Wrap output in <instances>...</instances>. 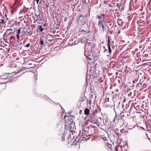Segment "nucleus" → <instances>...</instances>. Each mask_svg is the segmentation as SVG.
I'll return each mask as SVG.
<instances>
[{
    "label": "nucleus",
    "instance_id": "13",
    "mask_svg": "<svg viewBox=\"0 0 151 151\" xmlns=\"http://www.w3.org/2000/svg\"><path fill=\"white\" fill-rule=\"evenodd\" d=\"M90 113V110L87 108H86L84 110V114L86 115H88Z\"/></svg>",
    "mask_w": 151,
    "mask_h": 151
},
{
    "label": "nucleus",
    "instance_id": "30",
    "mask_svg": "<svg viewBox=\"0 0 151 151\" xmlns=\"http://www.w3.org/2000/svg\"><path fill=\"white\" fill-rule=\"evenodd\" d=\"M97 111H96H96H94L93 112V115H94L95 114V113H97Z\"/></svg>",
    "mask_w": 151,
    "mask_h": 151
},
{
    "label": "nucleus",
    "instance_id": "36",
    "mask_svg": "<svg viewBox=\"0 0 151 151\" xmlns=\"http://www.w3.org/2000/svg\"><path fill=\"white\" fill-rule=\"evenodd\" d=\"M105 51H104V52H105L106 51H107V49H105Z\"/></svg>",
    "mask_w": 151,
    "mask_h": 151
},
{
    "label": "nucleus",
    "instance_id": "24",
    "mask_svg": "<svg viewBox=\"0 0 151 151\" xmlns=\"http://www.w3.org/2000/svg\"><path fill=\"white\" fill-rule=\"evenodd\" d=\"M112 150V149H111V146H109L108 147V150Z\"/></svg>",
    "mask_w": 151,
    "mask_h": 151
},
{
    "label": "nucleus",
    "instance_id": "19",
    "mask_svg": "<svg viewBox=\"0 0 151 151\" xmlns=\"http://www.w3.org/2000/svg\"><path fill=\"white\" fill-rule=\"evenodd\" d=\"M39 29L41 32H42L43 30V29L42 27V26H39Z\"/></svg>",
    "mask_w": 151,
    "mask_h": 151
},
{
    "label": "nucleus",
    "instance_id": "9",
    "mask_svg": "<svg viewBox=\"0 0 151 151\" xmlns=\"http://www.w3.org/2000/svg\"><path fill=\"white\" fill-rule=\"evenodd\" d=\"M83 25L87 30H89L90 29V24H89L88 22H84L83 24Z\"/></svg>",
    "mask_w": 151,
    "mask_h": 151
},
{
    "label": "nucleus",
    "instance_id": "32",
    "mask_svg": "<svg viewBox=\"0 0 151 151\" xmlns=\"http://www.w3.org/2000/svg\"><path fill=\"white\" fill-rule=\"evenodd\" d=\"M116 134H117V135H118V137H119V133H116Z\"/></svg>",
    "mask_w": 151,
    "mask_h": 151
},
{
    "label": "nucleus",
    "instance_id": "25",
    "mask_svg": "<svg viewBox=\"0 0 151 151\" xmlns=\"http://www.w3.org/2000/svg\"><path fill=\"white\" fill-rule=\"evenodd\" d=\"M30 45V43H28V44H27L26 46H25V47H29Z\"/></svg>",
    "mask_w": 151,
    "mask_h": 151
},
{
    "label": "nucleus",
    "instance_id": "22",
    "mask_svg": "<svg viewBox=\"0 0 151 151\" xmlns=\"http://www.w3.org/2000/svg\"><path fill=\"white\" fill-rule=\"evenodd\" d=\"M142 86V84L141 83H138L137 84V86L138 87H141Z\"/></svg>",
    "mask_w": 151,
    "mask_h": 151
},
{
    "label": "nucleus",
    "instance_id": "17",
    "mask_svg": "<svg viewBox=\"0 0 151 151\" xmlns=\"http://www.w3.org/2000/svg\"><path fill=\"white\" fill-rule=\"evenodd\" d=\"M25 34V32L24 31L22 30L21 33L20 35H19V37H22L23 36H24Z\"/></svg>",
    "mask_w": 151,
    "mask_h": 151
},
{
    "label": "nucleus",
    "instance_id": "35",
    "mask_svg": "<svg viewBox=\"0 0 151 151\" xmlns=\"http://www.w3.org/2000/svg\"><path fill=\"white\" fill-rule=\"evenodd\" d=\"M55 32V30H53V34H54Z\"/></svg>",
    "mask_w": 151,
    "mask_h": 151
},
{
    "label": "nucleus",
    "instance_id": "2",
    "mask_svg": "<svg viewBox=\"0 0 151 151\" xmlns=\"http://www.w3.org/2000/svg\"><path fill=\"white\" fill-rule=\"evenodd\" d=\"M15 30H14L13 32H9L7 35V37L9 39L10 42H13L15 39Z\"/></svg>",
    "mask_w": 151,
    "mask_h": 151
},
{
    "label": "nucleus",
    "instance_id": "41",
    "mask_svg": "<svg viewBox=\"0 0 151 151\" xmlns=\"http://www.w3.org/2000/svg\"><path fill=\"white\" fill-rule=\"evenodd\" d=\"M87 15H85V17H87Z\"/></svg>",
    "mask_w": 151,
    "mask_h": 151
},
{
    "label": "nucleus",
    "instance_id": "3",
    "mask_svg": "<svg viewBox=\"0 0 151 151\" xmlns=\"http://www.w3.org/2000/svg\"><path fill=\"white\" fill-rule=\"evenodd\" d=\"M88 128H84L83 130H82V134L81 135V137H82L83 138H86V137L85 136H86V137H88L91 134H89V132H88Z\"/></svg>",
    "mask_w": 151,
    "mask_h": 151
},
{
    "label": "nucleus",
    "instance_id": "11",
    "mask_svg": "<svg viewBox=\"0 0 151 151\" xmlns=\"http://www.w3.org/2000/svg\"><path fill=\"white\" fill-rule=\"evenodd\" d=\"M15 23V22L13 20L10 21L8 23V25L9 27H13Z\"/></svg>",
    "mask_w": 151,
    "mask_h": 151
},
{
    "label": "nucleus",
    "instance_id": "45",
    "mask_svg": "<svg viewBox=\"0 0 151 151\" xmlns=\"http://www.w3.org/2000/svg\"><path fill=\"white\" fill-rule=\"evenodd\" d=\"M88 121H90V120H89V119H88Z\"/></svg>",
    "mask_w": 151,
    "mask_h": 151
},
{
    "label": "nucleus",
    "instance_id": "31",
    "mask_svg": "<svg viewBox=\"0 0 151 151\" xmlns=\"http://www.w3.org/2000/svg\"><path fill=\"white\" fill-rule=\"evenodd\" d=\"M82 110H80L79 111V114H81V113H82Z\"/></svg>",
    "mask_w": 151,
    "mask_h": 151
},
{
    "label": "nucleus",
    "instance_id": "6",
    "mask_svg": "<svg viewBox=\"0 0 151 151\" xmlns=\"http://www.w3.org/2000/svg\"><path fill=\"white\" fill-rule=\"evenodd\" d=\"M106 26L109 29L110 28H112L114 26V23L111 21L106 22Z\"/></svg>",
    "mask_w": 151,
    "mask_h": 151
},
{
    "label": "nucleus",
    "instance_id": "4",
    "mask_svg": "<svg viewBox=\"0 0 151 151\" xmlns=\"http://www.w3.org/2000/svg\"><path fill=\"white\" fill-rule=\"evenodd\" d=\"M104 18L103 17V20H99L98 23V25L100 28H102L103 31L105 30V26L104 24Z\"/></svg>",
    "mask_w": 151,
    "mask_h": 151
},
{
    "label": "nucleus",
    "instance_id": "33",
    "mask_svg": "<svg viewBox=\"0 0 151 151\" xmlns=\"http://www.w3.org/2000/svg\"><path fill=\"white\" fill-rule=\"evenodd\" d=\"M121 33V31L120 30H118V34H120V33Z\"/></svg>",
    "mask_w": 151,
    "mask_h": 151
},
{
    "label": "nucleus",
    "instance_id": "8",
    "mask_svg": "<svg viewBox=\"0 0 151 151\" xmlns=\"http://www.w3.org/2000/svg\"><path fill=\"white\" fill-rule=\"evenodd\" d=\"M22 29V27H20L18 30H15L17 32V37L18 40H19V36L20 35L21 33V29Z\"/></svg>",
    "mask_w": 151,
    "mask_h": 151
},
{
    "label": "nucleus",
    "instance_id": "7",
    "mask_svg": "<svg viewBox=\"0 0 151 151\" xmlns=\"http://www.w3.org/2000/svg\"><path fill=\"white\" fill-rule=\"evenodd\" d=\"M110 38L109 36L107 37L108 39V44H107V46L108 47V52L109 53V54L110 55H111V53L112 52V50L110 46Z\"/></svg>",
    "mask_w": 151,
    "mask_h": 151
},
{
    "label": "nucleus",
    "instance_id": "12",
    "mask_svg": "<svg viewBox=\"0 0 151 151\" xmlns=\"http://www.w3.org/2000/svg\"><path fill=\"white\" fill-rule=\"evenodd\" d=\"M8 74L6 73L4 75H1L0 76V79H6L8 78Z\"/></svg>",
    "mask_w": 151,
    "mask_h": 151
},
{
    "label": "nucleus",
    "instance_id": "10",
    "mask_svg": "<svg viewBox=\"0 0 151 151\" xmlns=\"http://www.w3.org/2000/svg\"><path fill=\"white\" fill-rule=\"evenodd\" d=\"M85 18V17L82 15H80L79 17L77 19V21L78 22H82Z\"/></svg>",
    "mask_w": 151,
    "mask_h": 151
},
{
    "label": "nucleus",
    "instance_id": "15",
    "mask_svg": "<svg viewBox=\"0 0 151 151\" xmlns=\"http://www.w3.org/2000/svg\"><path fill=\"white\" fill-rule=\"evenodd\" d=\"M116 151H122V147L121 146H117L116 147Z\"/></svg>",
    "mask_w": 151,
    "mask_h": 151
},
{
    "label": "nucleus",
    "instance_id": "44",
    "mask_svg": "<svg viewBox=\"0 0 151 151\" xmlns=\"http://www.w3.org/2000/svg\"><path fill=\"white\" fill-rule=\"evenodd\" d=\"M5 16H6V14H5Z\"/></svg>",
    "mask_w": 151,
    "mask_h": 151
},
{
    "label": "nucleus",
    "instance_id": "20",
    "mask_svg": "<svg viewBox=\"0 0 151 151\" xmlns=\"http://www.w3.org/2000/svg\"><path fill=\"white\" fill-rule=\"evenodd\" d=\"M40 43L41 45H44V42L42 40L40 39Z\"/></svg>",
    "mask_w": 151,
    "mask_h": 151
},
{
    "label": "nucleus",
    "instance_id": "26",
    "mask_svg": "<svg viewBox=\"0 0 151 151\" xmlns=\"http://www.w3.org/2000/svg\"><path fill=\"white\" fill-rule=\"evenodd\" d=\"M39 1L40 0H34V2L35 1H36L37 2V4H38Z\"/></svg>",
    "mask_w": 151,
    "mask_h": 151
},
{
    "label": "nucleus",
    "instance_id": "5",
    "mask_svg": "<svg viewBox=\"0 0 151 151\" xmlns=\"http://www.w3.org/2000/svg\"><path fill=\"white\" fill-rule=\"evenodd\" d=\"M119 16L114 15V19L115 20H116L117 21V23L119 25L122 26L123 24L124 23V22L122 19L119 18H118Z\"/></svg>",
    "mask_w": 151,
    "mask_h": 151
},
{
    "label": "nucleus",
    "instance_id": "28",
    "mask_svg": "<svg viewBox=\"0 0 151 151\" xmlns=\"http://www.w3.org/2000/svg\"><path fill=\"white\" fill-rule=\"evenodd\" d=\"M57 22H58V23L60 24L61 23V22L60 21H59V19H57Z\"/></svg>",
    "mask_w": 151,
    "mask_h": 151
},
{
    "label": "nucleus",
    "instance_id": "42",
    "mask_svg": "<svg viewBox=\"0 0 151 151\" xmlns=\"http://www.w3.org/2000/svg\"><path fill=\"white\" fill-rule=\"evenodd\" d=\"M44 25H45V26H46V24H44Z\"/></svg>",
    "mask_w": 151,
    "mask_h": 151
},
{
    "label": "nucleus",
    "instance_id": "14",
    "mask_svg": "<svg viewBox=\"0 0 151 151\" xmlns=\"http://www.w3.org/2000/svg\"><path fill=\"white\" fill-rule=\"evenodd\" d=\"M122 113L123 114L122 115V117L123 116H126L127 115V116H128L130 115V114H129L127 112L125 111V112H123Z\"/></svg>",
    "mask_w": 151,
    "mask_h": 151
},
{
    "label": "nucleus",
    "instance_id": "18",
    "mask_svg": "<svg viewBox=\"0 0 151 151\" xmlns=\"http://www.w3.org/2000/svg\"><path fill=\"white\" fill-rule=\"evenodd\" d=\"M121 6V3H118L116 4V6L118 8H119Z\"/></svg>",
    "mask_w": 151,
    "mask_h": 151
},
{
    "label": "nucleus",
    "instance_id": "39",
    "mask_svg": "<svg viewBox=\"0 0 151 151\" xmlns=\"http://www.w3.org/2000/svg\"><path fill=\"white\" fill-rule=\"evenodd\" d=\"M68 1L69 2H70L71 1V0H68Z\"/></svg>",
    "mask_w": 151,
    "mask_h": 151
},
{
    "label": "nucleus",
    "instance_id": "16",
    "mask_svg": "<svg viewBox=\"0 0 151 151\" xmlns=\"http://www.w3.org/2000/svg\"><path fill=\"white\" fill-rule=\"evenodd\" d=\"M96 19H99V20H103V19H102V17H101V15L100 16H99V15H97V16H96Z\"/></svg>",
    "mask_w": 151,
    "mask_h": 151
},
{
    "label": "nucleus",
    "instance_id": "23",
    "mask_svg": "<svg viewBox=\"0 0 151 151\" xmlns=\"http://www.w3.org/2000/svg\"><path fill=\"white\" fill-rule=\"evenodd\" d=\"M13 31V29L12 28L9 29L7 30V32L9 31Z\"/></svg>",
    "mask_w": 151,
    "mask_h": 151
},
{
    "label": "nucleus",
    "instance_id": "34",
    "mask_svg": "<svg viewBox=\"0 0 151 151\" xmlns=\"http://www.w3.org/2000/svg\"><path fill=\"white\" fill-rule=\"evenodd\" d=\"M11 12L12 14H14V11H13V10H11Z\"/></svg>",
    "mask_w": 151,
    "mask_h": 151
},
{
    "label": "nucleus",
    "instance_id": "29",
    "mask_svg": "<svg viewBox=\"0 0 151 151\" xmlns=\"http://www.w3.org/2000/svg\"><path fill=\"white\" fill-rule=\"evenodd\" d=\"M90 121L91 123H93L94 122V120L93 119V118H92L91 120Z\"/></svg>",
    "mask_w": 151,
    "mask_h": 151
},
{
    "label": "nucleus",
    "instance_id": "21",
    "mask_svg": "<svg viewBox=\"0 0 151 151\" xmlns=\"http://www.w3.org/2000/svg\"><path fill=\"white\" fill-rule=\"evenodd\" d=\"M4 22V20L2 19H0V24H3Z\"/></svg>",
    "mask_w": 151,
    "mask_h": 151
},
{
    "label": "nucleus",
    "instance_id": "40",
    "mask_svg": "<svg viewBox=\"0 0 151 151\" xmlns=\"http://www.w3.org/2000/svg\"><path fill=\"white\" fill-rule=\"evenodd\" d=\"M46 7H47V4H46Z\"/></svg>",
    "mask_w": 151,
    "mask_h": 151
},
{
    "label": "nucleus",
    "instance_id": "27",
    "mask_svg": "<svg viewBox=\"0 0 151 151\" xmlns=\"http://www.w3.org/2000/svg\"><path fill=\"white\" fill-rule=\"evenodd\" d=\"M101 16V17H102V18L103 19V17L104 18V16L105 15L104 14H102L100 15Z\"/></svg>",
    "mask_w": 151,
    "mask_h": 151
},
{
    "label": "nucleus",
    "instance_id": "1",
    "mask_svg": "<svg viewBox=\"0 0 151 151\" xmlns=\"http://www.w3.org/2000/svg\"><path fill=\"white\" fill-rule=\"evenodd\" d=\"M89 41L90 40H89V39L86 40V44L84 51V55L87 59L91 60L93 59V52L91 50H92L91 48L92 47V46L90 44L91 42H90Z\"/></svg>",
    "mask_w": 151,
    "mask_h": 151
},
{
    "label": "nucleus",
    "instance_id": "43",
    "mask_svg": "<svg viewBox=\"0 0 151 151\" xmlns=\"http://www.w3.org/2000/svg\"><path fill=\"white\" fill-rule=\"evenodd\" d=\"M114 93V92H112V93L113 94Z\"/></svg>",
    "mask_w": 151,
    "mask_h": 151
},
{
    "label": "nucleus",
    "instance_id": "38",
    "mask_svg": "<svg viewBox=\"0 0 151 151\" xmlns=\"http://www.w3.org/2000/svg\"><path fill=\"white\" fill-rule=\"evenodd\" d=\"M72 124H70V126H71H71H72Z\"/></svg>",
    "mask_w": 151,
    "mask_h": 151
},
{
    "label": "nucleus",
    "instance_id": "37",
    "mask_svg": "<svg viewBox=\"0 0 151 151\" xmlns=\"http://www.w3.org/2000/svg\"><path fill=\"white\" fill-rule=\"evenodd\" d=\"M126 101V99H124V100H123V102L124 103V102Z\"/></svg>",
    "mask_w": 151,
    "mask_h": 151
}]
</instances>
